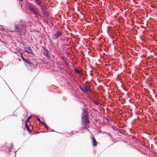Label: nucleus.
<instances>
[{
  "label": "nucleus",
  "instance_id": "obj_1",
  "mask_svg": "<svg viewBox=\"0 0 157 157\" xmlns=\"http://www.w3.org/2000/svg\"><path fill=\"white\" fill-rule=\"evenodd\" d=\"M27 23L24 22H21L19 24L12 25L10 26L11 30L13 32H17L20 35H23L26 32Z\"/></svg>",
  "mask_w": 157,
  "mask_h": 157
},
{
  "label": "nucleus",
  "instance_id": "obj_2",
  "mask_svg": "<svg viewBox=\"0 0 157 157\" xmlns=\"http://www.w3.org/2000/svg\"><path fill=\"white\" fill-rule=\"evenodd\" d=\"M27 6L29 10L32 12L36 16V17H37V16H38L40 18L42 17L41 12L37 8L34 7L31 5L29 4L27 5Z\"/></svg>",
  "mask_w": 157,
  "mask_h": 157
},
{
  "label": "nucleus",
  "instance_id": "obj_3",
  "mask_svg": "<svg viewBox=\"0 0 157 157\" xmlns=\"http://www.w3.org/2000/svg\"><path fill=\"white\" fill-rule=\"evenodd\" d=\"M79 88L84 93L87 92L90 89V86L88 82H86L83 86H80Z\"/></svg>",
  "mask_w": 157,
  "mask_h": 157
},
{
  "label": "nucleus",
  "instance_id": "obj_4",
  "mask_svg": "<svg viewBox=\"0 0 157 157\" xmlns=\"http://www.w3.org/2000/svg\"><path fill=\"white\" fill-rule=\"evenodd\" d=\"M40 8L44 13L45 16L46 17H48L49 15L47 8L44 5L40 6Z\"/></svg>",
  "mask_w": 157,
  "mask_h": 157
},
{
  "label": "nucleus",
  "instance_id": "obj_5",
  "mask_svg": "<svg viewBox=\"0 0 157 157\" xmlns=\"http://www.w3.org/2000/svg\"><path fill=\"white\" fill-rule=\"evenodd\" d=\"M62 34V31H58L56 33L52 34V38L53 40H56Z\"/></svg>",
  "mask_w": 157,
  "mask_h": 157
},
{
  "label": "nucleus",
  "instance_id": "obj_6",
  "mask_svg": "<svg viewBox=\"0 0 157 157\" xmlns=\"http://www.w3.org/2000/svg\"><path fill=\"white\" fill-rule=\"evenodd\" d=\"M89 114L87 109H83L82 118L88 117Z\"/></svg>",
  "mask_w": 157,
  "mask_h": 157
},
{
  "label": "nucleus",
  "instance_id": "obj_7",
  "mask_svg": "<svg viewBox=\"0 0 157 157\" xmlns=\"http://www.w3.org/2000/svg\"><path fill=\"white\" fill-rule=\"evenodd\" d=\"M20 55L21 56V57L25 63H26L28 64L30 66H33V64L31 63L30 61L29 60V59H26L24 58L23 57L21 53H20Z\"/></svg>",
  "mask_w": 157,
  "mask_h": 157
},
{
  "label": "nucleus",
  "instance_id": "obj_8",
  "mask_svg": "<svg viewBox=\"0 0 157 157\" xmlns=\"http://www.w3.org/2000/svg\"><path fill=\"white\" fill-rule=\"evenodd\" d=\"M91 139L92 140L93 146L95 147L97 146V142L96 140H95V138L93 135H92V136L91 137Z\"/></svg>",
  "mask_w": 157,
  "mask_h": 157
},
{
  "label": "nucleus",
  "instance_id": "obj_9",
  "mask_svg": "<svg viewBox=\"0 0 157 157\" xmlns=\"http://www.w3.org/2000/svg\"><path fill=\"white\" fill-rule=\"evenodd\" d=\"M82 120L85 124L90 122V121L88 120V117L82 118Z\"/></svg>",
  "mask_w": 157,
  "mask_h": 157
},
{
  "label": "nucleus",
  "instance_id": "obj_10",
  "mask_svg": "<svg viewBox=\"0 0 157 157\" xmlns=\"http://www.w3.org/2000/svg\"><path fill=\"white\" fill-rule=\"evenodd\" d=\"M25 51L29 53V54H32L33 53V51L31 50V48L29 47H28L25 48Z\"/></svg>",
  "mask_w": 157,
  "mask_h": 157
},
{
  "label": "nucleus",
  "instance_id": "obj_11",
  "mask_svg": "<svg viewBox=\"0 0 157 157\" xmlns=\"http://www.w3.org/2000/svg\"><path fill=\"white\" fill-rule=\"evenodd\" d=\"M43 53L44 55H45L46 56L48 57L49 55V54L48 53V51L44 49L43 50Z\"/></svg>",
  "mask_w": 157,
  "mask_h": 157
},
{
  "label": "nucleus",
  "instance_id": "obj_12",
  "mask_svg": "<svg viewBox=\"0 0 157 157\" xmlns=\"http://www.w3.org/2000/svg\"><path fill=\"white\" fill-rule=\"evenodd\" d=\"M35 1L40 6V7L41 6H44V5L41 4V2L40 0H35Z\"/></svg>",
  "mask_w": 157,
  "mask_h": 157
},
{
  "label": "nucleus",
  "instance_id": "obj_13",
  "mask_svg": "<svg viewBox=\"0 0 157 157\" xmlns=\"http://www.w3.org/2000/svg\"><path fill=\"white\" fill-rule=\"evenodd\" d=\"M75 72H76V73H77L78 74H81V71H80V70H79L78 69H75Z\"/></svg>",
  "mask_w": 157,
  "mask_h": 157
},
{
  "label": "nucleus",
  "instance_id": "obj_14",
  "mask_svg": "<svg viewBox=\"0 0 157 157\" xmlns=\"http://www.w3.org/2000/svg\"><path fill=\"white\" fill-rule=\"evenodd\" d=\"M25 127L26 128H27V129L30 132H31V129H30V128H29V126H28V125L27 123H26L25 124Z\"/></svg>",
  "mask_w": 157,
  "mask_h": 157
},
{
  "label": "nucleus",
  "instance_id": "obj_15",
  "mask_svg": "<svg viewBox=\"0 0 157 157\" xmlns=\"http://www.w3.org/2000/svg\"><path fill=\"white\" fill-rule=\"evenodd\" d=\"M93 102L94 104H95L96 105H99V103L96 100H94L93 101Z\"/></svg>",
  "mask_w": 157,
  "mask_h": 157
},
{
  "label": "nucleus",
  "instance_id": "obj_16",
  "mask_svg": "<svg viewBox=\"0 0 157 157\" xmlns=\"http://www.w3.org/2000/svg\"><path fill=\"white\" fill-rule=\"evenodd\" d=\"M36 118L37 120L40 123H42V122L41 121V120L38 117H36Z\"/></svg>",
  "mask_w": 157,
  "mask_h": 157
},
{
  "label": "nucleus",
  "instance_id": "obj_17",
  "mask_svg": "<svg viewBox=\"0 0 157 157\" xmlns=\"http://www.w3.org/2000/svg\"><path fill=\"white\" fill-rule=\"evenodd\" d=\"M32 117V116H30L27 119V122H28Z\"/></svg>",
  "mask_w": 157,
  "mask_h": 157
},
{
  "label": "nucleus",
  "instance_id": "obj_18",
  "mask_svg": "<svg viewBox=\"0 0 157 157\" xmlns=\"http://www.w3.org/2000/svg\"><path fill=\"white\" fill-rule=\"evenodd\" d=\"M41 124L43 125H44L45 126H45H47V125L45 122H42V123Z\"/></svg>",
  "mask_w": 157,
  "mask_h": 157
},
{
  "label": "nucleus",
  "instance_id": "obj_19",
  "mask_svg": "<svg viewBox=\"0 0 157 157\" xmlns=\"http://www.w3.org/2000/svg\"><path fill=\"white\" fill-rule=\"evenodd\" d=\"M141 27H142L144 28H146L147 27V25H146L145 26H144L142 25H141Z\"/></svg>",
  "mask_w": 157,
  "mask_h": 157
},
{
  "label": "nucleus",
  "instance_id": "obj_20",
  "mask_svg": "<svg viewBox=\"0 0 157 157\" xmlns=\"http://www.w3.org/2000/svg\"><path fill=\"white\" fill-rule=\"evenodd\" d=\"M45 127L47 129V130H48V127L47 125L45 126Z\"/></svg>",
  "mask_w": 157,
  "mask_h": 157
},
{
  "label": "nucleus",
  "instance_id": "obj_21",
  "mask_svg": "<svg viewBox=\"0 0 157 157\" xmlns=\"http://www.w3.org/2000/svg\"><path fill=\"white\" fill-rule=\"evenodd\" d=\"M19 1L21 2H22L23 1V0H19Z\"/></svg>",
  "mask_w": 157,
  "mask_h": 157
},
{
  "label": "nucleus",
  "instance_id": "obj_22",
  "mask_svg": "<svg viewBox=\"0 0 157 157\" xmlns=\"http://www.w3.org/2000/svg\"><path fill=\"white\" fill-rule=\"evenodd\" d=\"M22 6V4H21V6Z\"/></svg>",
  "mask_w": 157,
  "mask_h": 157
},
{
  "label": "nucleus",
  "instance_id": "obj_23",
  "mask_svg": "<svg viewBox=\"0 0 157 157\" xmlns=\"http://www.w3.org/2000/svg\"><path fill=\"white\" fill-rule=\"evenodd\" d=\"M156 63H157V60H156Z\"/></svg>",
  "mask_w": 157,
  "mask_h": 157
}]
</instances>
